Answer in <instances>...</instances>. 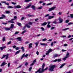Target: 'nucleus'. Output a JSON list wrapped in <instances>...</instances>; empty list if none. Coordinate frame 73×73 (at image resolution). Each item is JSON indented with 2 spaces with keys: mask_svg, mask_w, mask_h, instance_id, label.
<instances>
[{
  "mask_svg": "<svg viewBox=\"0 0 73 73\" xmlns=\"http://www.w3.org/2000/svg\"><path fill=\"white\" fill-rule=\"evenodd\" d=\"M28 24L31 25H32V23L31 22H30L28 23Z\"/></svg>",
  "mask_w": 73,
  "mask_h": 73,
  "instance_id": "nucleus-39",
  "label": "nucleus"
},
{
  "mask_svg": "<svg viewBox=\"0 0 73 73\" xmlns=\"http://www.w3.org/2000/svg\"><path fill=\"white\" fill-rule=\"evenodd\" d=\"M15 49L16 50H19V47H16L15 48Z\"/></svg>",
  "mask_w": 73,
  "mask_h": 73,
  "instance_id": "nucleus-64",
  "label": "nucleus"
},
{
  "mask_svg": "<svg viewBox=\"0 0 73 73\" xmlns=\"http://www.w3.org/2000/svg\"><path fill=\"white\" fill-rule=\"evenodd\" d=\"M7 23H14L15 22L13 21H12L11 20L8 21Z\"/></svg>",
  "mask_w": 73,
  "mask_h": 73,
  "instance_id": "nucleus-24",
  "label": "nucleus"
},
{
  "mask_svg": "<svg viewBox=\"0 0 73 73\" xmlns=\"http://www.w3.org/2000/svg\"><path fill=\"white\" fill-rule=\"evenodd\" d=\"M5 12L6 14H8L10 13V11H5Z\"/></svg>",
  "mask_w": 73,
  "mask_h": 73,
  "instance_id": "nucleus-30",
  "label": "nucleus"
},
{
  "mask_svg": "<svg viewBox=\"0 0 73 73\" xmlns=\"http://www.w3.org/2000/svg\"><path fill=\"white\" fill-rule=\"evenodd\" d=\"M65 65V63L61 65L60 66V67H59V68L61 69V68H62L63 67V66H64V65Z\"/></svg>",
  "mask_w": 73,
  "mask_h": 73,
  "instance_id": "nucleus-15",
  "label": "nucleus"
},
{
  "mask_svg": "<svg viewBox=\"0 0 73 73\" xmlns=\"http://www.w3.org/2000/svg\"><path fill=\"white\" fill-rule=\"evenodd\" d=\"M25 25V26H27V28H31L30 26L28 25L27 24H26Z\"/></svg>",
  "mask_w": 73,
  "mask_h": 73,
  "instance_id": "nucleus-32",
  "label": "nucleus"
},
{
  "mask_svg": "<svg viewBox=\"0 0 73 73\" xmlns=\"http://www.w3.org/2000/svg\"><path fill=\"white\" fill-rule=\"evenodd\" d=\"M20 52H21V50H20L16 52L15 53V55H16L17 54H18V53H20Z\"/></svg>",
  "mask_w": 73,
  "mask_h": 73,
  "instance_id": "nucleus-19",
  "label": "nucleus"
},
{
  "mask_svg": "<svg viewBox=\"0 0 73 73\" xmlns=\"http://www.w3.org/2000/svg\"><path fill=\"white\" fill-rule=\"evenodd\" d=\"M18 33H19V32L17 31L15 33V35H17V34H18Z\"/></svg>",
  "mask_w": 73,
  "mask_h": 73,
  "instance_id": "nucleus-50",
  "label": "nucleus"
},
{
  "mask_svg": "<svg viewBox=\"0 0 73 73\" xmlns=\"http://www.w3.org/2000/svg\"><path fill=\"white\" fill-rule=\"evenodd\" d=\"M57 61L58 62H61V59H58V60L57 59Z\"/></svg>",
  "mask_w": 73,
  "mask_h": 73,
  "instance_id": "nucleus-43",
  "label": "nucleus"
},
{
  "mask_svg": "<svg viewBox=\"0 0 73 73\" xmlns=\"http://www.w3.org/2000/svg\"><path fill=\"white\" fill-rule=\"evenodd\" d=\"M70 16L71 18H73V14H70Z\"/></svg>",
  "mask_w": 73,
  "mask_h": 73,
  "instance_id": "nucleus-60",
  "label": "nucleus"
},
{
  "mask_svg": "<svg viewBox=\"0 0 73 73\" xmlns=\"http://www.w3.org/2000/svg\"><path fill=\"white\" fill-rule=\"evenodd\" d=\"M31 1V0H25L24 1V2H29V1Z\"/></svg>",
  "mask_w": 73,
  "mask_h": 73,
  "instance_id": "nucleus-34",
  "label": "nucleus"
},
{
  "mask_svg": "<svg viewBox=\"0 0 73 73\" xmlns=\"http://www.w3.org/2000/svg\"><path fill=\"white\" fill-rule=\"evenodd\" d=\"M27 32V30H25L23 31L21 33V34H23V33H25V32Z\"/></svg>",
  "mask_w": 73,
  "mask_h": 73,
  "instance_id": "nucleus-28",
  "label": "nucleus"
},
{
  "mask_svg": "<svg viewBox=\"0 0 73 73\" xmlns=\"http://www.w3.org/2000/svg\"><path fill=\"white\" fill-rule=\"evenodd\" d=\"M21 37H18L16 38L17 40H18L19 41H21L22 39H21Z\"/></svg>",
  "mask_w": 73,
  "mask_h": 73,
  "instance_id": "nucleus-11",
  "label": "nucleus"
},
{
  "mask_svg": "<svg viewBox=\"0 0 73 73\" xmlns=\"http://www.w3.org/2000/svg\"><path fill=\"white\" fill-rule=\"evenodd\" d=\"M5 29L6 31H9V30H10L11 29H10V28H7L6 27H5Z\"/></svg>",
  "mask_w": 73,
  "mask_h": 73,
  "instance_id": "nucleus-26",
  "label": "nucleus"
},
{
  "mask_svg": "<svg viewBox=\"0 0 73 73\" xmlns=\"http://www.w3.org/2000/svg\"><path fill=\"white\" fill-rule=\"evenodd\" d=\"M11 43H12V42L11 41H10L9 42H8V43H7V45H9V44H11Z\"/></svg>",
  "mask_w": 73,
  "mask_h": 73,
  "instance_id": "nucleus-40",
  "label": "nucleus"
},
{
  "mask_svg": "<svg viewBox=\"0 0 73 73\" xmlns=\"http://www.w3.org/2000/svg\"><path fill=\"white\" fill-rule=\"evenodd\" d=\"M28 56V54H26L25 55V57L27 58Z\"/></svg>",
  "mask_w": 73,
  "mask_h": 73,
  "instance_id": "nucleus-49",
  "label": "nucleus"
},
{
  "mask_svg": "<svg viewBox=\"0 0 73 73\" xmlns=\"http://www.w3.org/2000/svg\"><path fill=\"white\" fill-rule=\"evenodd\" d=\"M28 16H29V17H32V16H34L33 15H32L30 14H28Z\"/></svg>",
  "mask_w": 73,
  "mask_h": 73,
  "instance_id": "nucleus-48",
  "label": "nucleus"
},
{
  "mask_svg": "<svg viewBox=\"0 0 73 73\" xmlns=\"http://www.w3.org/2000/svg\"><path fill=\"white\" fill-rule=\"evenodd\" d=\"M14 27V24H12L11 25V27H10V29H12V28H13Z\"/></svg>",
  "mask_w": 73,
  "mask_h": 73,
  "instance_id": "nucleus-17",
  "label": "nucleus"
},
{
  "mask_svg": "<svg viewBox=\"0 0 73 73\" xmlns=\"http://www.w3.org/2000/svg\"><path fill=\"white\" fill-rule=\"evenodd\" d=\"M61 56V54H55L53 56V57L54 58H55L57 57H60Z\"/></svg>",
  "mask_w": 73,
  "mask_h": 73,
  "instance_id": "nucleus-7",
  "label": "nucleus"
},
{
  "mask_svg": "<svg viewBox=\"0 0 73 73\" xmlns=\"http://www.w3.org/2000/svg\"><path fill=\"white\" fill-rule=\"evenodd\" d=\"M58 20L59 21L58 22V23H62L63 22V21L64 20L63 19L60 18H59Z\"/></svg>",
  "mask_w": 73,
  "mask_h": 73,
  "instance_id": "nucleus-6",
  "label": "nucleus"
},
{
  "mask_svg": "<svg viewBox=\"0 0 73 73\" xmlns=\"http://www.w3.org/2000/svg\"><path fill=\"white\" fill-rule=\"evenodd\" d=\"M42 8V7L41 6L38 8V9H41Z\"/></svg>",
  "mask_w": 73,
  "mask_h": 73,
  "instance_id": "nucleus-51",
  "label": "nucleus"
},
{
  "mask_svg": "<svg viewBox=\"0 0 73 73\" xmlns=\"http://www.w3.org/2000/svg\"><path fill=\"white\" fill-rule=\"evenodd\" d=\"M49 67L50 68L48 69V70L50 72H53V71H54V68H56V65H52L51 64L49 66Z\"/></svg>",
  "mask_w": 73,
  "mask_h": 73,
  "instance_id": "nucleus-1",
  "label": "nucleus"
},
{
  "mask_svg": "<svg viewBox=\"0 0 73 73\" xmlns=\"http://www.w3.org/2000/svg\"><path fill=\"white\" fill-rule=\"evenodd\" d=\"M13 48H16V45H14L13 46Z\"/></svg>",
  "mask_w": 73,
  "mask_h": 73,
  "instance_id": "nucleus-62",
  "label": "nucleus"
},
{
  "mask_svg": "<svg viewBox=\"0 0 73 73\" xmlns=\"http://www.w3.org/2000/svg\"><path fill=\"white\" fill-rule=\"evenodd\" d=\"M25 53H24L22 55L21 59H23V58H24V57H25Z\"/></svg>",
  "mask_w": 73,
  "mask_h": 73,
  "instance_id": "nucleus-23",
  "label": "nucleus"
},
{
  "mask_svg": "<svg viewBox=\"0 0 73 73\" xmlns=\"http://www.w3.org/2000/svg\"><path fill=\"white\" fill-rule=\"evenodd\" d=\"M40 44L41 45H43V46H47L48 45L47 44L45 43H40Z\"/></svg>",
  "mask_w": 73,
  "mask_h": 73,
  "instance_id": "nucleus-18",
  "label": "nucleus"
},
{
  "mask_svg": "<svg viewBox=\"0 0 73 73\" xmlns=\"http://www.w3.org/2000/svg\"><path fill=\"white\" fill-rule=\"evenodd\" d=\"M67 54L66 55V56H69L70 53L68 52V51L67 52Z\"/></svg>",
  "mask_w": 73,
  "mask_h": 73,
  "instance_id": "nucleus-38",
  "label": "nucleus"
},
{
  "mask_svg": "<svg viewBox=\"0 0 73 73\" xmlns=\"http://www.w3.org/2000/svg\"><path fill=\"white\" fill-rule=\"evenodd\" d=\"M25 66H27V65H28V63L27 62H26L25 63Z\"/></svg>",
  "mask_w": 73,
  "mask_h": 73,
  "instance_id": "nucleus-47",
  "label": "nucleus"
},
{
  "mask_svg": "<svg viewBox=\"0 0 73 73\" xmlns=\"http://www.w3.org/2000/svg\"><path fill=\"white\" fill-rule=\"evenodd\" d=\"M24 19V17H22L21 19V20H23Z\"/></svg>",
  "mask_w": 73,
  "mask_h": 73,
  "instance_id": "nucleus-63",
  "label": "nucleus"
},
{
  "mask_svg": "<svg viewBox=\"0 0 73 73\" xmlns=\"http://www.w3.org/2000/svg\"><path fill=\"white\" fill-rule=\"evenodd\" d=\"M17 25H19V27H20V26H21V23H19V22L17 23Z\"/></svg>",
  "mask_w": 73,
  "mask_h": 73,
  "instance_id": "nucleus-33",
  "label": "nucleus"
},
{
  "mask_svg": "<svg viewBox=\"0 0 73 73\" xmlns=\"http://www.w3.org/2000/svg\"><path fill=\"white\" fill-rule=\"evenodd\" d=\"M32 45H33V44L32 43H30V44H29V48H32Z\"/></svg>",
  "mask_w": 73,
  "mask_h": 73,
  "instance_id": "nucleus-16",
  "label": "nucleus"
},
{
  "mask_svg": "<svg viewBox=\"0 0 73 73\" xmlns=\"http://www.w3.org/2000/svg\"><path fill=\"white\" fill-rule=\"evenodd\" d=\"M40 29L42 30V31H44V28L42 27H41Z\"/></svg>",
  "mask_w": 73,
  "mask_h": 73,
  "instance_id": "nucleus-53",
  "label": "nucleus"
},
{
  "mask_svg": "<svg viewBox=\"0 0 73 73\" xmlns=\"http://www.w3.org/2000/svg\"><path fill=\"white\" fill-rule=\"evenodd\" d=\"M44 68H42V69L41 70V72L42 73L43 72H44Z\"/></svg>",
  "mask_w": 73,
  "mask_h": 73,
  "instance_id": "nucleus-45",
  "label": "nucleus"
},
{
  "mask_svg": "<svg viewBox=\"0 0 73 73\" xmlns=\"http://www.w3.org/2000/svg\"><path fill=\"white\" fill-rule=\"evenodd\" d=\"M21 8V6H20L19 5L14 6V9H16V8L19 9V8Z\"/></svg>",
  "mask_w": 73,
  "mask_h": 73,
  "instance_id": "nucleus-5",
  "label": "nucleus"
},
{
  "mask_svg": "<svg viewBox=\"0 0 73 73\" xmlns=\"http://www.w3.org/2000/svg\"><path fill=\"white\" fill-rule=\"evenodd\" d=\"M47 28H50V27H51V26L50 25L48 24V25L47 26Z\"/></svg>",
  "mask_w": 73,
  "mask_h": 73,
  "instance_id": "nucleus-35",
  "label": "nucleus"
},
{
  "mask_svg": "<svg viewBox=\"0 0 73 73\" xmlns=\"http://www.w3.org/2000/svg\"><path fill=\"white\" fill-rule=\"evenodd\" d=\"M45 17H48V19L49 20H50V19H53V18H54V16H49V14H48L46 15H45Z\"/></svg>",
  "mask_w": 73,
  "mask_h": 73,
  "instance_id": "nucleus-2",
  "label": "nucleus"
},
{
  "mask_svg": "<svg viewBox=\"0 0 73 73\" xmlns=\"http://www.w3.org/2000/svg\"><path fill=\"white\" fill-rule=\"evenodd\" d=\"M6 48V46H4L3 47H0V49H1V50H3L4 49H5Z\"/></svg>",
  "mask_w": 73,
  "mask_h": 73,
  "instance_id": "nucleus-12",
  "label": "nucleus"
},
{
  "mask_svg": "<svg viewBox=\"0 0 73 73\" xmlns=\"http://www.w3.org/2000/svg\"><path fill=\"white\" fill-rule=\"evenodd\" d=\"M1 16L2 17H0V19H3L6 18V16L2 14Z\"/></svg>",
  "mask_w": 73,
  "mask_h": 73,
  "instance_id": "nucleus-8",
  "label": "nucleus"
},
{
  "mask_svg": "<svg viewBox=\"0 0 73 73\" xmlns=\"http://www.w3.org/2000/svg\"><path fill=\"white\" fill-rule=\"evenodd\" d=\"M46 24H47V23L44 22L41 25L42 26H45V25H46Z\"/></svg>",
  "mask_w": 73,
  "mask_h": 73,
  "instance_id": "nucleus-14",
  "label": "nucleus"
},
{
  "mask_svg": "<svg viewBox=\"0 0 73 73\" xmlns=\"http://www.w3.org/2000/svg\"><path fill=\"white\" fill-rule=\"evenodd\" d=\"M53 50H52V49H49L46 52V55H48V54H49V53L50 52H53Z\"/></svg>",
  "mask_w": 73,
  "mask_h": 73,
  "instance_id": "nucleus-4",
  "label": "nucleus"
},
{
  "mask_svg": "<svg viewBox=\"0 0 73 73\" xmlns=\"http://www.w3.org/2000/svg\"><path fill=\"white\" fill-rule=\"evenodd\" d=\"M8 56H9V54H7V55H6V60H7V59L8 58Z\"/></svg>",
  "mask_w": 73,
  "mask_h": 73,
  "instance_id": "nucleus-27",
  "label": "nucleus"
},
{
  "mask_svg": "<svg viewBox=\"0 0 73 73\" xmlns=\"http://www.w3.org/2000/svg\"><path fill=\"white\" fill-rule=\"evenodd\" d=\"M2 41L3 42H4V41H6V40H5V37H3V38Z\"/></svg>",
  "mask_w": 73,
  "mask_h": 73,
  "instance_id": "nucleus-21",
  "label": "nucleus"
},
{
  "mask_svg": "<svg viewBox=\"0 0 73 73\" xmlns=\"http://www.w3.org/2000/svg\"><path fill=\"white\" fill-rule=\"evenodd\" d=\"M46 40H47V39L46 38L43 39L42 40V41H46Z\"/></svg>",
  "mask_w": 73,
  "mask_h": 73,
  "instance_id": "nucleus-42",
  "label": "nucleus"
},
{
  "mask_svg": "<svg viewBox=\"0 0 73 73\" xmlns=\"http://www.w3.org/2000/svg\"><path fill=\"white\" fill-rule=\"evenodd\" d=\"M69 21L68 20H67L66 21V23H69Z\"/></svg>",
  "mask_w": 73,
  "mask_h": 73,
  "instance_id": "nucleus-54",
  "label": "nucleus"
},
{
  "mask_svg": "<svg viewBox=\"0 0 73 73\" xmlns=\"http://www.w3.org/2000/svg\"><path fill=\"white\" fill-rule=\"evenodd\" d=\"M32 67H30L29 68V72H31V70H32Z\"/></svg>",
  "mask_w": 73,
  "mask_h": 73,
  "instance_id": "nucleus-37",
  "label": "nucleus"
},
{
  "mask_svg": "<svg viewBox=\"0 0 73 73\" xmlns=\"http://www.w3.org/2000/svg\"><path fill=\"white\" fill-rule=\"evenodd\" d=\"M53 4V3H52V2L50 3L47 4V5H51V4Z\"/></svg>",
  "mask_w": 73,
  "mask_h": 73,
  "instance_id": "nucleus-41",
  "label": "nucleus"
},
{
  "mask_svg": "<svg viewBox=\"0 0 73 73\" xmlns=\"http://www.w3.org/2000/svg\"><path fill=\"white\" fill-rule=\"evenodd\" d=\"M12 51V49H10L8 50V52H11Z\"/></svg>",
  "mask_w": 73,
  "mask_h": 73,
  "instance_id": "nucleus-55",
  "label": "nucleus"
},
{
  "mask_svg": "<svg viewBox=\"0 0 73 73\" xmlns=\"http://www.w3.org/2000/svg\"><path fill=\"white\" fill-rule=\"evenodd\" d=\"M35 44L36 45V46L37 47V45H38V43L36 42Z\"/></svg>",
  "mask_w": 73,
  "mask_h": 73,
  "instance_id": "nucleus-61",
  "label": "nucleus"
},
{
  "mask_svg": "<svg viewBox=\"0 0 73 73\" xmlns=\"http://www.w3.org/2000/svg\"><path fill=\"white\" fill-rule=\"evenodd\" d=\"M10 64H11V63H9L8 64V68H9V67H10Z\"/></svg>",
  "mask_w": 73,
  "mask_h": 73,
  "instance_id": "nucleus-58",
  "label": "nucleus"
},
{
  "mask_svg": "<svg viewBox=\"0 0 73 73\" xmlns=\"http://www.w3.org/2000/svg\"><path fill=\"white\" fill-rule=\"evenodd\" d=\"M7 8H8V9H10V8L12 9V8H13V7H12V6H8L7 7Z\"/></svg>",
  "mask_w": 73,
  "mask_h": 73,
  "instance_id": "nucleus-22",
  "label": "nucleus"
},
{
  "mask_svg": "<svg viewBox=\"0 0 73 73\" xmlns=\"http://www.w3.org/2000/svg\"><path fill=\"white\" fill-rule=\"evenodd\" d=\"M45 63H43L42 65V68L44 69V67H45Z\"/></svg>",
  "mask_w": 73,
  "mask_h": 73,
  "instance_id": "nucleus-29",
  "label": "nucleus"
},
{
  "mask_svg": "<svg viewBox=\"0 0 73 73\" xmlns=\"http://www.w3.org/2000/svg\"><path fill=\"white\" fill-rule=\"evenodd\" d=\"M44 3V2L41 1H40L39 2V3H40V4H41V3Z\"/></svg>",
  "mask_w": 73,
  "mask_h": 73,
  "instance_id": "nucleus-56",
  "label": "nucleus"
},
{
  "mask_svg": "<svg viewBox=\"0 0 73 73\" xmlns=\"http://www.w3.org/2000/svg\"><path fill=\"white\" fill-rule=\"evenodd\" d=\"M73 23H72L70 22L68 23V25H71V24H73Z\"/></svg>",
  "mask_w": 73,
  "mask_h": 73,
  "instance_id": "nucleus-52",
  "label": "nucleus"
},
{
  "mask_svg": "<svg viewBox=\"0 0 73 73\" xmlns=\"http://www.w3.org/2000/svg\"><path fill=\"white\" fill-rule=\"evenodd\" d=\"M56 7H54L51 8H50L49 10H48V11H49V12H50V11H53V10H54V9H56Z\"/></svg>",
  "mask_w": 73,
  "mask_h": 73,
  "instance_id": "nucleus-3",
  "label": "nucleus"
},
{
  "mask_svg": "<svg viewBox=\"0 0 73 73\" xmlns=\"http://www.w3.org/2000/svg\"><path fill=\"white\" fill-rule=\"evenodd\" d=\"M36 54H37V56H38V54H39V52L38 51H36Z\"/></svg>",
  "mask_w": 73,
  "mask_h": 73,
  "instance_id": "nucleus-57",
  "label": "nucleus"
},
{
  "mask_svg": "<svg viewBox=\"0 0 73 73\" xmlns=\"http://www.w3.org/2000/svg\"><path fill=\"white\" fill-rule=\"evenodd\" d=\"M41 68H40L39 69H38L37 71L38 72H41V71H40V70H41Z\"/></svg>",
  "mask_w": 73,
  "mask_h": 73,
  "instance_id": "nucleus-46",
  "label": "nucleus"
},
{
  "mask_svg": "<svg viewBox=\"0 0 73 73\" xmlns=\"http://www.w3.org/2000/svg\"><path fill=\"white\" fill-rule=\"evenodd\" d=\"M69 29V28H67L64 29H62V30L64 31H66V30H67V29Z\"/></svg>",
  "mask_w": 73,
  "mask_h": 73,
  "instance_id": "nucleus-31",
  "label": "nucleus"
},
{
  "mask_svg": "<svg viewBox=\"0 0 73 73\" xmlns=\"http://www.w3.org/2000/svg\"><path fill=\"white\" fill-rule=\"evenodd\" d=\"M31 8H32L33 10H35L36 9V6H35L34 5H32Z\"/></svg>",
  "mask_w": 73,
  "mask_h": 73,
  "instance_id": "nucleus-13",
  "label": "nucleus"
},
{
  "mask_svg": "<svg viewBox=\"0 0 73 73\" xmlns=\"http://www.w3.org/2000/svg\"><path fill=\"white\" fill-rule=\"evenodd\" d=\"M29 5L25 7V9H28V8H30V7L32 6V3H30Z\"/></svg>",
  "mask_w": 73,
  "mask_h": 73,
  "instance_id": "nucleus-9",
  "label": "nucleus"
},
{
  "mask_svg": "<svg viewBox=\"0 0 73 73\" xmlns=\"http://www.w3.org/2000/svg\"><path fill=\"white\" fill-rule=\"evenodd\" d=\"M21 49L22 50V52H24L25 51V50L24 49V47H23V46L21 47Z\"/></svg>",
  "mask_w": 73,
  "mask_h": 73,
  "instance_id": "nucleus-25",
  "label": "nucleus"
},
{
  "mask_svg": "<svg viewBox=\"0 0 73 73\" xmlns=\"http://www.w3.org/2000/svg\"><path fill=\"white\" fill-rule=\"evenodd\" d=\"M68 57H69L68 56H66L64 58H63L62 59H63V60H64V61H65L66 60V58H68Z\"/></svg>",
  "mask_w": 73,
  "mask_h": 73,
  "instance_id": "nucleus-20",
  "label": "nucleus"
},
{
  "mask_svg": "<svg viewBox=\"0 0 73 73\" xmlns=\"http://www.w3.org/2000/svg\"><path fill=\"white\" fill-rule=\"evenodd\" d=\"M7 64V63L3 61L2 63V64L1 65V66H4L5 65H6Z\"/></svg>",
  "mask_w": 73,
  "mask_h": 73,
  "instance_id": "nucleus-10",
  "label": "nucleus"
},
{
  "mask_svg": "<svg viewBox=\"0 0 73 73\" xmlns=\"http://www.w3.org/2000/svg\"><path fill=\"white\" fill-rule=\"evenodd\" d=\"M6 56V55H4L1 58V59H3L4 58H5Z\"/></svg>",
  "mask_w": 73,
  "mask_h": 73,
  "instance_id": "nucleus-36",
  "label": "nucleus"
},
{
  "mask_svg": "<svg viewBox=\"0 0 73 73\" xmlns=\"http://www.w3.org/2000/svg\"><path fill=\"white\" fill-rule=\"evenodd\" d=\"M51 46H53V42H52L51 44Z\"/></svg>",
  "mask_w": 73,
  "mask_h": 73,
  "instance_id": "nucleus-59",
  "label": "nucleus"
},
{
  "mask_svg": "<svg viewBox=\"0 0 73 73\" xmlns=\"http://www.w3.org/2000/svg\"><path fill=\"white\" fill-rule=\"evenodd\" d=\"M11 4H13V5H16V4H17V3H16L13 2H12Z\"/></svg>",
  "mask_w": 73,
  "mask_h": 73,
  "instance_id": "nucleus-44",
  "label": "nucleus"
}]
</instances>
